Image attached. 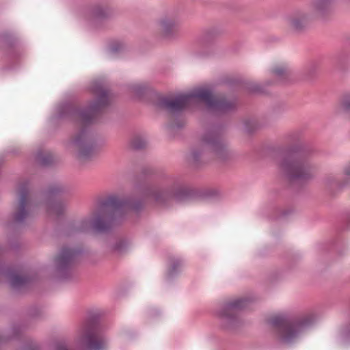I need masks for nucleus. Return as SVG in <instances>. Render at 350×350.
<instances>
[{
	"label": "nucleus",
	"mask_w": 350,
	"mask_h": 350,
	"mask_svg": "<svg viewBox=\"0 0 350 350\" xmlns=\"http://www.w3.org/2000/svg\"><path fill=\"white\" fill-rule=\"evenodd\" d=\"M200 100L206 103L210 112L217 114L228 112L236 105L234 101L214 96L211 90L207 88H196L189 92L178 94L174 98H163L160 105L168 111L175 113Z\"/></svg>",
	"instance_id": "1"
},
{
	"label": "nucleus",
	"mask_w": 350,
	"mask_h": 350,
	"mask_svg": "<svg viewBox=\"0 0 350 350\" xmlns=\"http://www.w3.org/2000/svg\"><path fill=\"white\" fill-rule=\"evenodd\" d=\"M139 208L140 206L137 203H133L118 196H110L100 202L94 220L89 218L81 220L77 230L85 232L92 226L97 232H107L121 217L124 210L131 208L137 211Z\"/></svg>",
	"instance_id": "2"
},
{
	"label": "nucleus",
	"mask_w": 350,
	"mask_h": 350,
	"mask_svg": "<svg viewBox=\"0 0 350 350\" xmlns=\"http://www.w3.org/2000/svg\"><path fill=\"white\" fill-rule=\"evenodd\" d=\"M92 90L97 95L96 101L82 110L72 109L69 104H64L62 106L59 116L68 113L72 118L81 122L83 125L93 122L99 111L108 104L109 97L103 85L99 82L94 83Z\"/></svg>",
	"instance_id": "3"
},
{
	"label": "nucleus",
	"mask_w": 350,
	"mask_h": 350,
	"mask_svg": "<svg viewBox=\"0 0 350 350\" xmlns=\"http://www.w3.org/2000/svg\"><path fill=\"white\" fill-rule=\"evenodd\" d=\"M313 317L309 316L304 319L293 322L284 315L273 317L269 321L270 324L280 332L281 340L290 344L297 340L312 323Z\"/></svg>",
	"instance_id": "4"
},
{
	"label": "nucleus",
	"mask_w": 350,
	"mask_h": 350,
	"mask_svg": "<svg viewBox=\"0 0 350 350\" xmlns=\"http://www.w3.org/2000/svg\"><path fill=\"white\" fill-rule=\"evenodd\" d=\"M281 172L291 180H305L312 175L311 168L299 155L288 153L281 157L279 161Z\"/></svg>",
	"instance_id": "5"
},
{
	"label": "nucleus",
	"mask_w": 350,
	"mask_h": 350,
	"mask_svg": "<svg viewBox=\"0 0 350 350\" xmlns=\"http://www.w3.org/2000/svg\"><path fill=\"white\" fill-rule=\"evenodd\" d=\"M109 340L101 329L91 326L81 327L75 340L78 350H106Z\"/></svg>",
	"instance_id": "6"
},
{
	"label": "nucleus",
	"mask_w": 350,
	"mask_h": 350,
	"mask_svg": "<svg viewBox=\"0 0 350 350\" xmlns=\"http://www.w3.org/2000/svg\"><path fill=\"white\" fill-rule=\"evenodd\" d=\"M71 144L79 150L78 157L80 159H90L96 152L95 142L87 128L83 129Z\"/></svg>",
	"instance_id": "7"
},
{
	"label": "nucleus",
	"mask_w": 350,
	"mask_h": 350,
	"mask_svg": "<svg viewBox=\"0 0 350 350\" xmlns=\"http://www.w3.org/2000/svg\"><path fill=\"white\" fill-rule=\"evenodd\" d=\"M248 302L245 298L227 302L217 311V315L224 323L231 325L235 321L239 310L247 307Z\"/></svg>",
	"instance_id": "8"
},
{
	"label": "nucleus",
	"mask_w": 350,
	"mask_h": 350,
	"mask_svg": "<svg viewBox=\"0 0 350 350\" xmlns=\"http://www.w3.org/2000/svg\"><path fill=\"white\" fill-rule=\"evenodd\" d=\"M188 196L185 190L174 191L172 189H151L146 193V198L154 202L159 205H165L172 199L174 198L178 201L182 200L183 198Z\"/></svg>",
	"instance_id": "9"
},
{
	"label": "nucleus",
	"mask_w": 350,
	"mask_h": 350,
	"mask_svg": "<svg viewBox=\"0 0 350 350\" xmlns=\"http://www.w3.org/2000/svg\"><path fill=\"white\" fill-rule=\"evenodd\" d=\"M202 144L206 151L213 153L217 157L221 158L224 156L226 147L216 131L206 132L202 138Z\"/></svg>",
	"instance_id": "10"
},
{
	"label": "nucleus",
	"mask_w": 350,
	"mask_h": 350,
	"mask_svg": "<svg viewBox=\"0 0 350 350\" xmlns=\"http://www.w3.org/2000/svg\"><path fill=\"white\" fill-rule=\"evenodd\" d=\"M81 251L70 248L63 247L55 259V266L59 271H62L70 267L75 260Z\"/></svg>",
	"instance_id": "11"
},
{
	"label": "nucleus",
	"mask_w": 350,
	"mask_h": 350,
	"mask_svg": "<svg viewBox=\"0 0 350 350\" xmlns=\"http://www.w3.org/2000/svg\"><path fill=\"white\" fill-rule=\"evenodd\" d=\"M19 195V207L18 211L14 215V221L16 223L23 222L29 215L27 209L28 197L27 183L22 184L20 186Z\"/></svg>",
	"instance_id": "12"
},
{
	"label": "nucleus",
	"mask_w": 350,
	"mask_h": 350,
	"mask_svg": "<svg viewBox=\"0 0 350 350\" xmlns=\"http://www.w3.org/2000/svg\"><path fill=\"white\" fill-rule=\"evenodd\" d=\"M161 35L166 38L173 37L178 29L177 21L171 16H164L159 21Z\"/></svg>",
	"instance_id": "13"
},
{
	"label": "nucleus",
	"mask_w": 350,
	"mask_h": 350,
	"mask_svg": "<svg viewBox=\"0 0 350 350\" xmlns=\"http://www.w3.org/2000/svg\"><path fill=\"white\" fill-rule=\"evenodd\" d=\"M20 270H10L9 271V275L11 279V285L14 288H20L25 286L29 282V278L27 277L19 275Z\"/></svg>",
	"instance_id": "14"
},
{
	"label": "nucleus",
	"mask_w": 350,
	"mask_h": 350,
	"mask_svg": "<svg viewBox=\"0 0 350 350\" xmlns=\"http://www.w3.org/2000/svg\"><path fill=\"white\" fill-rule=\"evenodd\" d=\"M147 141L145 137L137 135L134 137L131 141V146L135 149H141L145 147Z\"/></svg>",
	"instance_id": "15"
},
{
	"label": "nucleus",
	"mask_w": 350,
	"mask_h": 350,
	"mask_svg": "<svg viewBox=\"0 0 350 350\" xmlns=\"http://www.w3.org/2000/svg\"><path fill=\"white\" fill-rule=\"evenodd\" d=\"M47 208L51 214L59 215L63 212L64 207L59 202H51L47 205Z\"/></svg>",
	"instance_id": "16"
},
{
	"label": "nucleus",
	"mask_w": 350,
	"mask_h": 350,
	"mask_svg": "<svg viewBox=\"0 0 350 350\" xmlns=\"http://www.w3.org/2000/svg\"><path fill=\"white\" fill-rule=\"evenodd\" d=\"M272 74L278 81H282L286 74L287 70L284 66H276L272 71Z\"/></svg>",
	"instance_id": "17"
},
{
	"label": "nucleus",
	"mask_w": 350,
	"mask_h": 350,
	"mask_svg": "<svg viewBox=\"0 0 350 350\" xmlns=\"http://www.w3.org/2000/svg\"><path fill=\"white\" fill-rule=\"evenodd\" d=\"M329 2L330 0H315L314 7L317 10L323 11L328 7Z\"/></svg>",
	"instance_id": "18"
},
{
	"label": "nucleus",
	"mask_w": 350,
	"mask_h": 350,
	"mask_svg": "<svg viewBox=\"0 0 350 350\" xmlns=\"http://www.w3.org/2000/svg\"><path fill=\"white\" fill-rule=\"evenodd\" d=\"M182 263L179 260H176L173 261L171 264V267L168 271V276L172 277L175 275L178 270V268L180 267Z\"/></svg>",
	"instance_id": "19"
},
{
	"label": "nucleus",
	"mask_w": 350,
	"mask_h": 350,
	"mask_svg": "<svg viewBox=\"0 0 350 350\" xmlns=\"http://www.w3.org/2000/svg\"><path fill=\"white\" fill-rule=\"evenodd\" d=\"M126 247V243L122 240L117 241L113 246H112V251L114 252H122L123 250Z\"/></svg>",
	"instance_id": "20"
},
{
	"label": "nucleus",
	"mask_w": 350,
	"mask_h": 350,
	"mask_svg": "<svg viewBox=\"0 0 350 350\" xmlns=\"http://www.w3.org/2000/svg\"><path fill=\"white\" fill-rule=\"evenodd\" d=\"M291 25L293 28L299 29L302 27V20L301 21L299 18H294L291 21Z\"/></svg>",
	"instance_id": "21"
},
{
	"label": "nucleus",
	"mask_w": 350,
	"mask_h": 350,
	"mask_svg": "<svg viewBox=\"0 0 350 350\" xmlns=\"http://www.w3.org/2000/svg\"><path fill=\"white\" fill-rule=\"evenodd\" d=\"M56 350H75L72 347H68L64 342H59L57 344Z\"/></svg>",
	"instance_id": "22"
},
{
	"label": "nucleus",
	"mask_w": 350,
	"mask_h": 350,
	"mask_svg": "<svg viewBox=\"0 0 350 350\" xmlns=\"http://www.w3.org/2000/svg\"><path fill=\"white\" fill-rule=\"evenodd\" d=\"M122 48V45L119 43H116L111 45L109 48V52L111 53H114L116 52H118L119 50H120Z\"/></svg>",
	"instance_id": "23"
},
{
	"label": "nucleus",
	"mask_w": 350,
	"mask_h": 350,
	"mask_svg": "<svg viewBox=\"0 0 350 350\" xmlns=\"http://www.w3.org/2000/svg\"><path fill=\"white\" fill-rule=\"evenodd\" d=\"M37 159L39 163L42 165H46L48 163V158L47 157H42V154L38 153L37 155Z\"/></svg>",
	"instance_id": "24"
},
{
	"label": "nucleus",
	"mask_w": 350,
	"mask_h": 350,
	"mask_svg": "<svg viewBox=\"0 0 350 350\" xmlns=\"http://www.w3.org/2000/svg\"><path fill=\"white\" fill-rule=\"evenodd\" d=\"M342 107L345 110H350V98H347L343 101Z\"/></svg>",
	"instance_id": "25"
},
{
	"label": "nucleus",
	"mask_w": 350,
	"mask_h": 350,
	"mask_svg": "<svg viewBox=\"0 0 350 350\" xmlns=\"http://www.w3.org/2000/svg\"><path fill=\"white\" fill-rule=\"evenodd\" d=\"M59 191V188H52L50 190H49L47 191V195L49 196H51L56 193H58Z\"/></svg>",
	"instance_id": "26"
},
{
	"label": "nucleus",
	"mask_w": 350,
	"mask_h": 350,
	"mask_svg": "<svg viewBox=\"0 0 350 350\" xmlns=\"http://www.w3.org/2000/svg\"><path fill=\"white\" fill-rule=\"evenodd\" d=\"M132 88L135 92L139 93L141 92V90H143L144 88L142 87L141 85H135Z\"/></svg>",
	"instance_id": "27"
},
{
	"label": "nucleus",
	"mask_w": 350,
	"mask_h": 350,
	"mask_svg": "<svg viewBox=\"0 0 350 350\" xmlns=\"http://www.w3.org/2000/svg\"><path fill=\"white\" fill-rule=\"evenodd\" d=\"M199 153L197 152V151H193L192 152V157H193V159L195 160V161H197L198 159V157H199Z\"/></svg>",
	"instance_id": "28"
},
{
	"label": "nucleus",
	"mask_w": 350,
	"mask_h": 350,
	"mask_svg": "<svg viewBox=\"0 0 350 350\" xmlns=\"http://www.w3.org/2000/svg\"><path fill=\"white\" fill-rule=\"evenodd\" d=\"M345 172L347 176H350V170L347 169Z\"/></svg>",
	"instance_id": "29"
}]
</instances>
